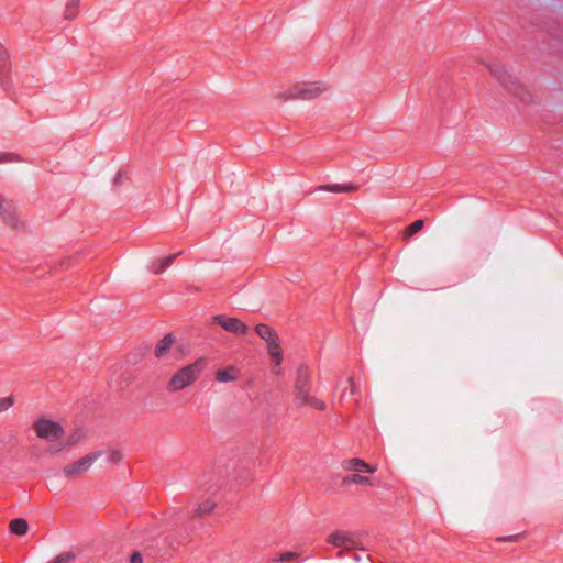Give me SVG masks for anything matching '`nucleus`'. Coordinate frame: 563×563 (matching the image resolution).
Wrapping results in <instances>:
<instances>
[{
  "label": "nucleus",
  "mask_w": 563,
  "mask_h": 563,
  "mask_svg": "<svg viewBox=\"0 0 563 563\" xmlns=\"http://www.w3.org/2000/svg\"><path fill=\"white\" fill-rule=\"evenodd\" d=\"M101 451H95L64 467V474L67 477H76L86 473L90 466L101 456Z\"/></svg>",
  "instance_id": "obj_7"
},
{
  "label": "nucleus",
  "mask_w": 563,
  "mask_h": 563,
  "mask_svg": "<svg viewBox=\"0 0 563 563\" xmlns=\"http://www.w3.org/2000/svg\"><path fill=\"white\" fill-rule=\"evenodd\" d=\"M10 531L16 536H24L27 532L29 525L23 518H15L10 521Z\"/></svg>",
  "instance_id": "obj_17"
},
{
  "label": "nucleus",
  "mask_w": 563,
  "mask_h": 563,
  "mask_svg": "<svg viewBox=\"0 0 563 563\" xmlns=\"http://www.w3.org/2000/svg\"><path fill=\"white\" fill-rule=\"evenodd\" d=\"M342 466L347 472H355V473H369L374 474L377 471L376 465H371L366 463L364 460L358 457H353L343 461Z\"/></svg>",
  "instance_id": "obj_10"
},
{
  "label": "nucleus",
  "mask_w": 563,
  "mask_h": 563,
  "mask_svg": "<svg viewBox=\"0 0 563 563\" xmlns=\"http://www.w3.org/2000/svg\"><path fill=\"white\" fill-rule=\"evenodd\" d=\"M328 90V86L324 82H302L290 87L285 92L279 93V98L283 100L302 99L311 100Z\"/></svg>",
  "instance_id": "obj_4"
},
{
  "label": "nucleus",
  "mask_w": 563,
  "mask_h": 563,
  "mask_svg": "<svg viewBox=\"0 0 563 563\" xmlns=\"http://www.w3.org/2000/svg\"><path fill=\"white\" fill-rule=\"evenodd\" d=\"M424 227V221L422 219L413 221L410 225H408L404 232V239L408 240L413 234L418 233Z\"/></svg>",
  "instance_id": "obj_24"
},
{
  "label": "nucleus",
  "mask_w": 563,
  "mask_h": 563,
  "mask_svg": "<svg viewBox=\"0 0 563 563\" xmlns=\"http://www.w3.org/2000/svg\"><path fill=\"white\" fill-rule=\"evenodd\" d=\"M14 404V398L9 396L0 399V413L9 410Z\"/></svg>",
  "instance_id": "obj_26"
},
{
  "label": "nucleus",
  "mask_w": 563,
  "mask_h": 563,
  "mask_svg": "<svg viewBox=\"0 0 563 563\" xmlns=\"http://www.w3.org/2000/svg\"><path fill=\"white\" fill-rule=\"evenodd\" d=\"M13 162L12 154H0V163Z\"/></svg>",
  "instance_id": "obj_30"
},
{
  "label": "nucleus",
  "mask_w": 563,
  "mask_h": 563,
  "mask_svg": "<svg viewBox=\"0 0 563 563\" xmlns=\"http://www.w3.org/2000/svg\"><path fill=\"white\" fill-rule=\"evenodd\" d=\"M342 482L344 485H373V482L369 477L363 476L358 473L345 476Z\"/></svg>",
  "instance_id": "obj_19"
},
{
  "label": "nucleus",
  "mask_w": 563,
  "mask_h": 563,
  "mask_svg": "<svg viewBox=\"0 0 563 563\" xmlns=\"http://www.w3.org/2000/svg\"><path fill=\"white\" fill-rule=\"evenodd\" d=\"M488 69L490 74L499 81V84L512 93L515 97L519 98L523 102H527L530 98L529 92L522 87L517 77L511 75L504 65L499 63H493L488 65Z\"/></svg>",
  "instance_id": "obj_3"
},
{
  "label": "nucleus",
  "mask_w": 563,
  "mask_h": 563,
  "mask_svg": "<svg viewBox=\"0 0 563 563\" xmlns=\"http://www.w3.org/2000/svg\"><path fill=\"white\" fill-rule=\"evenodd\" d=\"M255 331L257 335L265 340L267 343L277 338V334L274 332V330L269 325L264 323L257 324Z\"/></svg>",
  "instance_id": "obj_21"
},
{
  "label": "nucleus",
  "mask_w": 563,
  "mask_h": 563,
  "mask_svg": "<svg viewBox=\"0 0 563 563\" xmlns=\"http://www.w3.org/2000/svg\"><path fill=\"white\" fill-rule=\"evenodd\" d=\"M347 384H349V386L351 387L352 393H353V391H354V382H353V378H352V377H350V378L347 379Z\"/></svg>",
  "instance_id": "obj_32"
},
{
  "label": "nucleus",
  "mask_w": 563,
  "mask_h": 563,
  "mask_svg": "<svg viewBox=\"0 0 563 563\" xmlns=\"http://www.w3.org/2000/svg\"><path fill=\"white\" fill-rule=\"evenodd\" d=\"M64 449H66V446H64V443H59L58 445L49 446L47 449V453L55 455V454L59 453L60 451H63Z\"/></svg>",
  "instance_id": "obj_28"
},
{
  "label": "nucleus",
  "mask_w": 563,
  "mask_h": 563,
  "mask_svg": "<svg viewBox=\"0 0 563 563\" xmlns=\"http://www.w3.org/2000/svg\"><path fill=\"white\" fill-rule=\"evenodd\" d=\"M3 58H8V53L0 44V60H3Z\"/></svg>",
  "instance_id": "obj_31"
},
{
  "label": "nucleus",
  "mask_w": 563,
  "mask_h": 563,
  "mask_svg": "<svg viewBox=\"0 0 563 563\" xmlns=\"http://www.w3.org/2000/svg\"><path fill=\"white\" fill-rule=\"evenodd\" d=\"M85 438V431L81 428L75 429L65 440L64 446L66 449L73 448Z\"/></svg>",
  "instance_id": "obj_22"
},
{
  "label": "nucleus",
  "mask_w": 563,
  "mask_h": 563,
  "mask_svg": "<svg viewBox=\"0 0 563 563\" xmlns=\"http://www.w3.org/2000/svg\"><path fill=\"white\" fill-rule=\"evenodd\" d=\"M221 488L219 478H213L211 475H203L200 483V490L205 494L214 495ZM218 501L213 496L200 503L195 510V517H202L209 515L217 506Z\"/></svg>",
  "instance_id": "obj_5"
},
{
  "label": "nucleus",
  "mask_w": 563,
  "mask_h": 563,
  "mask_svg": "<svg viewBox=\"0 0 563 563\" xmlns=\"http://www.w3.org/2000/svg\"><path fill=\"white\" fill-rule=\"evenodd\" d=\"M272 563H300V554L292 551L284 552L271 559Z\"/></svg>",
  "instance_id": "obj_16"
},
{
  "label": "nucleus",
  "mask_w": 563,
  "mask_h": 563,
  "mask_svg": "<svg viewBox=\"0 0 563 563\" xmlns=\"http://www.w3.org/2000/svg\"><path fill=\"white\" fill-rule=\"evenodd\" d=\"M7 59L8 58H3V60H0V84L5 91L11 87Z\"/></svg>",
  "instance_id": "obj_20"
},
{
  "label": "nucleus",
  "mask_w": 563,
  "mask_h": 563,
  "mask_svg": "<svg viewBox=\"0 0 563 563\" xmlns=\"http://www.w3.org/2000/svg\"><path fill=\"white\" fill-rule=\"evenodd\" d=\"M358 187L355 185H339V184H332V185H323L319 187V190L323 191H330V192H351L355 191Z\"/></svg>",
  "instance_id": "obj_18"
},
{
  "label": "nucleus",
  "mask_w": 563,
  "mask_h": 563,
  "mask_svg": "<svg viewBox=\"0 0 563 563\" xmlns=\"http://www.w3.org/2000/svg\"><path fill=\"white\" fill-rule=\"evenodd\" d=\"M328 541L336 548L344 550L354 549L357 547L355 537L347 532L336 531L329 536Z\"/></svg>",
  "instance_id": "obj_9"
},
{
  "label": "nucleus",
  "mask_w": 563,
  "mask_h": 563,
  "mask_svg": "<svg viewBox=\"0 0 563 563\" xmlns=\"http://www.w3.org/2000/svg\"><path fill=\"white\" fill-rule=\"evenodd\" d=\"M239 377V371L234 366H229L216 372V379L220 383L234 382Z\"/></svg>",
  "instance_id": "obj_12"
},
{
  "label": "nucleus",
  "mask_w": 563,
  "mask_h": 563,
  "mask_svg": "<svg viewBox=\"0 0 563 563\" xmlns=\"http://www.w3.org/2000/svg\"><path fill=\"white\" fill-rule=\"evenodd\" d=\"M33 430L40 439L47 442L58 441L64 435L63 427L47 418H40L33 422Z\"/></svg>",
  "instance_id": "obj_6"
},
{
  "label": "nucleus",
  "mask_w": 563,
  "mask_h": 563,
  "mask_svg": "<svg viewBox=\"0 0 563 563\" xmlns=\"http://www.w3.org/2000/svg\"><path fill=\"white\" fill-rule=\"evenodd\" d=\"M205 364L203 358H198L194 363L178 369L168 380L167 390L177 393L192 385L201 375Z\"/></svg>",
  "instance_id": "obj_2"
},
{
  "label": "nucleus",
  "mask_w": 563,
  "mask_h": 563,
  "mask_svg": "<svg viewBox=\"0 0 563 563\" xmlns=\"http://www.w3.org/2000/svg\"><path fill=\"white\" fill-rule=\"evenodd\" d=\"M178 254L179 253L173 254L152 263L151 272L154 274H162L169 265H172V263L175 261Z\"/></svg>",
  "instance_id": "obj_14"
},
{
  "label": "nucleus",
  "mask_w": 563,
  "mask_h": 563,
  "mask_svg": "<svg viewBox=\"0 0 563 563\" xmlns=\"http://www.w3.org/2000/svg\"><path fill=\"white\" fill-rule=\"evenodd\" d=\"M174 342V336L172 334H166L162 340L157 342L155 346V356H164L169 351Z\"/></svg>",
  "instance_id": "obj_13"
},
{
  "label": "nucleus",
  "mask_w": 563,
  "mask_h": 563,
  "mask_svg": "<svg viewBox=\"0 0 563 563\" xmlns=\"http://www.w3.org/2000/svg\"><path fill=\"white\" fill-rule=\"evenodd\" d=\"M0 216L2 219L12 227L16 225L15 208L13 203L0 197Z\"/></svg>",
  "instance_id": "obj_11"
},
{
  "label": "nucleus",
  "mask_w": 563,
  "mask_h": 563,
  "mask_svg": "<svg viewBox=\"0 0 563 563\" xmlns=\"http://www.w3.org/2000/svg\"><path fill=\"white\" fill-rule=\"evenodd\" d=\"M76 555L74 552H63L51 560L48 563H71L75 560Z\"/></svg>",
  "instance_id": "obj_25"
},
{
  "label": "nucleus",
  "mask_w": 563,
  "mask_h": 563,
  "mask_svg": "<svg viewBox=\"0 0 563 563\" xmlns=\"http://www.w3.org/2000/svg\"><path fill=\"white\" fill-rule=\"evenodd\" d=\"M213 321L220 324L225 331L234 334H244L247 331V325L236 318H227L224 316L213 317Z\"/></svg>",
  "instance_id": "obj_8"
},
{
  "label": "nucleus",
  "mask_w": 563,
  "mask_h": 563,
  "mask_svg": "<svg viewBox=\"0 0 563 563\" xmlns=\"http://www.w3.org/2000/svg\"><path fill=\"white\" fill-rule=\"evenodd\" d=\"M311 372L306 364H300L296 371L294 384V404L297 408L310 407L316 410L324 411L327 405L323 400L311 394Z\"/></svg>",
  "instance_id": "obj_1"
},
{
  "label": "nucleus",
  "mask_w": 563,
  "mask_h": 563,
  "mask_svg": "<svg viewBox=\"0 0 563 563\" xmlns=\"http://www.w3.org/2000/svg\"><path fill=\"white\" fill-rule=\"evenodd\" d=\"M107 459L110 463L117 464L122 461L123 454L119 450H111Z\"/></svg>",
  "instance_id": "obj_27"
},
{
  "label": "nucleus",
  "mask_w": 563,
  "mask_h": 563,
  "mask_svg": "<svg viewBox=\"0 0 563 563\" xmlns=\"http://www.w3.org/2000/svg\"><path fill=\"white\" fill-rule=\"evenodd\" d=\"M130 563H143V556L140 552H133L130 556Z\"/></svg>",
  "instance_id": "obj_29"
},
{
  "label": "nucleus",
  "mask_w": 563,
  "mask_h": 563,
  "mask_svg": "<svg viewBox=\"0 0 563 563\" xmlns=\"http://www.w3.org/2000/svg\"><path fill=\"white\" fill-rule=\"evenodd\" d=\"M268 353L273 360V363L278 366L283 361V350L278 344V339L267 343Z\"/></svg>",
  "instance_id": "obj_15"
},
{
  "label": "nucleus",
  "mask_w": 563,
  "mask_h": 563,
  "mask_svg": "<svg viewBox=\"0 0 563 563\" xmlns=\"http://www.w3.org/2000/svg\"><path fill=\"white\" fill-rule=\"evenodd\" d=\"M79 2H80V0H67L66 7H65V12H64V18L66 20H73L77 16L78 9H79Z\"/></svg>",
  "instance_id": "obj_23"
}]
</instances>
